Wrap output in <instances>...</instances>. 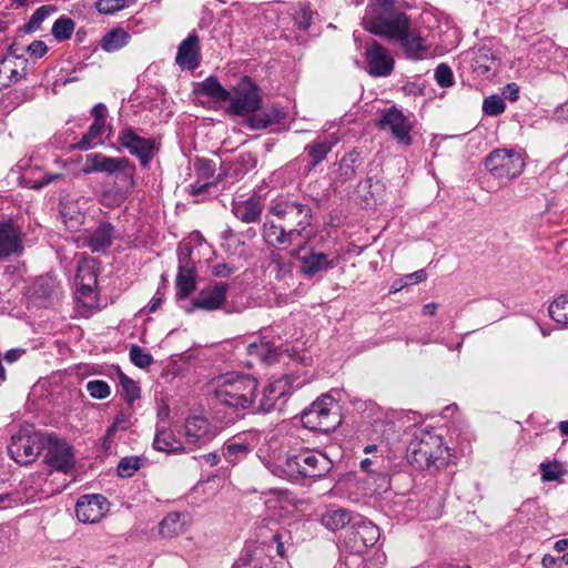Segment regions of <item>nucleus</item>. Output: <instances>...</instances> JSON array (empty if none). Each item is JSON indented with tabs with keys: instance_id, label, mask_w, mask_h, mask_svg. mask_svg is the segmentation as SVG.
I'll list each match as a JSON object with an SVG mask.
<instances>
[{
	"instance_id": "f257e3e1",
	"label": "nucleus",
	"mask_w": 568,
	"mask_h": 568,
	"mask_svg": "<svg viewBox=\"0 0 568 568\" xmlns=\"http://www.w3.org/2000/svg\"><path fill=\"white\" fill-rule=\"evenodd\" d=\"M365 27L371 33L399 45L408 59L422 60L428 55V45L420 31L412 28L404 12L394 9L393 1L385 0L374 8L365 20Z\"/></svg>"
},
{
	"instance_id": "f03ea898",
	"label": "nucleus",
	"mask_w": 568,
	"mask_h": 568,
	"mask_svg": "<svg viewBox=\"0 0 568 568\" xmlns=\"http://www.w3.org/2000/svg\"><path fill=\"white\" fill-rule=\"evenodd\" d=\"M257 378L241 372L217 375L207 384L212 398L235 412L251 410L257 398Z\"/></svg>"
},
{
	"instance_id": "7ed1b4c3",
	"label": "nucleus",
	"mask_w": 568,
	"mask_h": 568,
	"mask_svg": "<svg viewBox=\"0 0 568 568\" xmlns=\"http://www.w3.org/2000/svg\"><path fill=\"white\" fill-rule=\"evenodd\" d=\"M333 468V462L321 450L304 448L288 455L283 471L290 479L323 478Z\"/></svg>"
},
{
	"instance_id": "20e7f679",
	"label": "nucleus",
	"mask_w": 568,
	"mask_h": 568,
	"mask_svg": "<svg viewBox=\"0 0 568 568\" xmlns=\"http://www.w3.org/2000/svg\"><path fill=\"white\" fill-rule=\"evenodd\" d=\"M84 173L101 172L109 175H116L125 190L134 189L136 168L125 156H106L102 153H90L85 156Z\"/></svg>"
},
{
	"instance_id": "39448f33",
	"label": "nucleus",
	"mask_w": 568,
	"mask_h": 568,
	"mask_svg": "<svg viewBox=\"0 0 568 568\" xmlns=\"http://www.w3.org/2000/svg\"><path fill=\"white\" fill-rule=\"evenodd\" d=\"M444 450L439 436L420 430L407 446L406 455L408 463L415 469L423 470L436 465L443 457Z\"/></svg>"
},
{
	"instance_id": "423d86ee",
	"label": "nucleus",
	"mask_w": 568,
	"mask_h": 568,
	"mask_svg": "<svg viewBox=\"0 0 568 568\" xmlns=\"http://www.w3.org/2000/svg\"><path fill=\"white\" fill-rule=\"evenodd\" d=\"M267 211L287 227L301 229V234L304 236L306 230L312 225L313 214L307 203L288 197H277L270 203Z\"/></svg>"
},
{
	"instance_id": "0eeeda50",
	"label": "nucleus",
	"mask_w": 568,
	"mask_h": 568,
	"mask_svg": "<svg viewBox=\"0 0 568 568\" xmlns=\"http://www.w3.org/2000/svg\"><path fill=\"white\" fill-rule=\"evenodd\" d=\"M336 408L337 405L331 396H323L302 413V424L312 430L325 434L333 432L341 424Z\"/></svg>"
},
{
	"instance_id": "6e6552de",
	"label": "nucleus",
	"mask_w": 568,
	"mask_h": 568,
	"mask_svg": "<svg viewBox=\"0 0 568 568\" xmlns=\"http://www.w3.org/2000/svg\"><path fill=\"white\" fill-rule=\"evenodd\" d=\"M118 144L135 156L143 169H149L152 160L160 151V143L154 138H144L132 126L119 131Z\"/></svg>"
},
{
	"instance_id": "1a4fd4ad",
	"label": "nucleus",
	"mask_w": 568,
	"mask_h": 568,
	"mask_svg": "<svg viewBox=\"0 0 568 568\" xmlns=\"http://www.w3.org/2000/svg\"><path fill=\"white\" fill-rule=\"evenodd\" d=\"M306 383L296 374L284 375L268 383L262 390L261 397L255 402L254 413H270L276 407L278 399L291 395L294 390L301 388Z\"/></svg>"
},
{
	"instance_id": "9d476101",
	"label": "nucleus",
	"mask_w": 568,
	"mask_h": 568,
	"mask_svg": "<svg viewBox=\"0 0 568 568\" xmlns=\"http://www.w3.org/2000/svg\"><path fill=\"white\" fill-rule=\"evenodd\" d=\"M485 169L496 179H515L525 168L524 159L514 149H496L484 162Z\"/></svg>"
},
{
	"instance_id": "9b49d317",
	"label": "nucleus",
	"mask_w": 568,
	"mask_h": 568,
	"mask_svg": "<svg viewBox=\"0 0 568 568\" xmlns=\"http://www.w3.org/2000/svg\"><path fill=\"white\" fill-rule=\"evenodd\" d=\"M44 463L52 469L63 474L71 471L75 464V458L72 447L64 440L54 435H48Z\"/></svg>"
},
{
	"instance_id": "f8f14e48",
	"label": "nucleus",
	"mask_w": 568,
	"mask_h": 568,
	"mask_svg": "<svg viewBox=\"0 0 568 568\" xmlns=\"http://www.w3.org/2000/svg\"><path fill=\"white\" fill-rule=\"evenodd\" d=\"M43 448L41 436L20 432L11 437L8 454L20 465L31 464Z\"/></svg>"
},
{
	"instance_id": "ddd939ff",
	"label": "nucleus",
	"mask_w": 568,
	"mask_h": 568,
	"mask_svg": "<svg viewBox=\"0 0 568 568\" xmlns=\"http://www.w3.org/2000/svg\"><path fill=\"white\" fill-rule=\"evenodd\" d=\"M381 130L389 131L392 136L405 146L412 144V123L409 119L396 106L383 111L377 121Z\"/></svg>"
},
{
	"instance_id": "4468645a",
	"label": "nucleus",
	"mask_w": 568,
	"mask_h": 568,
	"mask_svg": "<svg viewBox=\"0 0 568 568\" xmlns=\"http://www.w3.org/2000/svg\"><path fill=\"white\" fill-rule=\"evenodd\" d=\"M261 235L268 247L280 252L281 250L288 248L295 240L305 237L301 234V229L294 230L292 227H287L284 224L276 223L267 216L262 225Z\"/></svg>"
},
{
	"instance_id": "2eb2a0df",
	"label": "nucleus",
	"mask_w": 568,
	"mask_h": 568,
	"mask_svg": "<svg viewBox=\"0 0 568 568\" xmlns=\"http://www.w3.org/2000/svg\"><path fill=\"white\" fill-rule=\"evenodd\" d=\"M229 101L230 112L236 115L253 113L261 106L258 89L247 78L236 88L234 95H230Z\"/></svg>"
},
{
	"instance_id": "dca6fc26",
	"label": "nucleus",
	"mask_w": 568,
	"mask_h": 568,
	"mask_svg": "<svg viewBox=\"0 0 568 568\" xmlns=\"http://www.w3.org/2000/svg\"><path fill=\"white\" fill-rule=\"evenodd\" d=\"M367 72L375 78L388 77L395 65L394 58L379 42L373 40L365 47Z\"/></svg>"
},
{
	"instance_id": "f3484780",
	"label": "nucleus",
	"mask_w": 568,
	"mask_h": 568,
	"mask_svg": "<svg viewBox=\"0 0 568 568\" xmlns=\"http://www.w3.org/2000/svg\"><path fill=\"white\" fill-rule=\"evenodd\" d=\"M305 248V244L298 248L291 250L288 255L292 258H297L301 262V273L306 277H314L315 275L327 272L336 266V258H331L323 252H316L311 248L310 253L300 257V253Z\"/></svg>"
},
{
	"instance_id": "a211bd4d",
	"label": "nucleus",
	"mask_w": 568,
	"mask_h": 568,
	"mask_svg": "<svg viewBox=\"0 0 568 568\" xmlns=\"http://www.w3.org/2000/svg\"><path fill=\"white\" fill-rule=\"evenodd\" d=\"M109 511V503L102 495L81 496L75 505V514L84 524L99 523Z\"/></svg>"
},
{
	"instance_id": "6ab92c4d",
	"label": "nucleus",
	"mask_w": 568,
	"mask_h": 568,
	"mask_svg": "<svg viewBox=\"0 0 568 568\" xmlns=\"http://www.w3.org/2000/svg\"><path fill=\"white\" fill-rule=\"evenodd\" d=\"M216 436L215 428L203 416H192L184 424L185 444L201 448L211 443Z\"/></svg>"
},
{
	"instance_id": "aec40b11",
	"label": "nucleus",
	"mask_w": 568,
	"mask_h": 568,
	"mask_svg": "<svg viewBox=\"0 0 568 568\" xmlns=\"http://www.w3.org/2000/svg\"><path fill=\"white\" fill-rule=\"evenodd\" d=\"M229 288V284L224 282L209 285L192 300L191 307L186 308V312L191 313L196 308L212 312L221 308L226 301Z\"/></svg>"
},
{
	"instance_id": "412c9836",
	"label": "nucleus",
	"mask_w": 568,
	"mask_h": 568,
	"mask_svg": "<svg viewBox=\"0 0 568 568\" xmlns=\"http://www.w3.org/2000/svg\"><path fill=\"white\" fill-rule=\"evenodd\" d=\"M378 539L379 529L375 524L359 516L354 518L349 534V544L353 549L361 552L368 547H373Z\"/></svg>"
},
{
	"instance_id": "4be33fe9",
	"label": "nucleus",
	"mask_w": 568,
	"mask_h": 568,
	"mask_svg": "<svg viewBox=\"0 0 568 568\" xmlns=\"http://www.w3.org/2000/svg\"><path fill=\"white\" fill-rule=\"evenodd\" d=\"M191 248L187 247L186 253L179 256V272L176 276V297L185 300L196 288V272L194 266L189 262Z\"/></svg>"
},
{
	"instance_id": "5701e85b",
	"label": "nucleus",
	"mask_w": 568,
	"mask_h": 568,
	"mask_svg": "<svg viewBox=\"0 0 568 568\" xmlns=\"http://www.w3.org/2000/svg\"><path fill=\"white\" fill-rule=\"evenodd\" d=\"M175 62L182 69L195 70L201 63V48L199 37L190 33L179 45Z\"/></svg>"
},
{
	"instance_id": "b1692460",
	"label": "nucleus",
	"mask_w": 568,
	"mask_h": 568,
	"mask_svg": "<svg viewBox=\"0 0 568 568\" xmlns=\"http://www.w3.org/2000/svg\"><path fill=\"white\" fill-rule=\"evenodd\" d=\"M115 233L111 223H101L94 231L82 237L83 245L88 246L93 253H104L111 247Z\"/></svg>"
},
{
	"instance_id": "393cba45",
	"label": "nucleus",
	"mask_w": 568,
	"mask_h": 568,
	"mask_svg": "<svg viewBox=\"0 0 568 568\" xmlns=\"http://www.w3.org/2000/svg\"><path fill=\"white\" fill-rule=\"evenodd\" d=\"M23 250L20 232L11 222L0 223V258Z\"/></svg>"
},
{
	"instance_id": "a878e982",
	"label": "nucleus",
	"mask_w": 568,
	"mask_h": 568,
	"mask_svg": "<svg viewBox=\"0 0 568 568\" xmlns=\"http://www.w3.org/2000/svg\"><path fill=\"white\" fill-rule=\"evenodd\" d=\"M263 207L260 197L251 196L244 201L233 202L231 211L241 222L250 224L261 220Z\"/></svg>"
},
{
	"instance_id": "bb28decb",
	"label": "nucleus",
	"mask_w": 568,
	"mask_h": 568,
	"mask_svg": "<svg viewBox=\"0 0 568 568\" xmlns=\"http://www.w3.org/2000/svg\"><path fill=\"white\" fill-rule=\"evenodd\" d=\"M61 287L57 278L50 274L39 276L32 286V294L37 298L50 300L58 298Z\"/></svg>"
},
{
	"instance_id": "cd10ccee",
	"label": "nucleus",
	"mask_w": 568,
	"mask_h": 568,
	"mask_svg": "<svg viewBox=\"0 0 568 568\" xmlns=\"http://www.w3.org/2000/svg\"><path fill=\"white\" fill-rule=\"evenodd\" d=\"M246 353L253 359L265 364H272L278 358V348L264 339L248 344L246 346Z\"/></svg>"
},
{
	"instance_id": "c85d7f7f",
	"label": "nucleus",
	"mask_w": 568,
	"mask_h": 568,
	"mask_svg": "<svg viewBox=\"0 0 568 568\" xmlns=\"http://www.w3.org/2000/svg\"><path fill=\"white\" fill-rule=\"evenodd\" d=\"M292 257L284 256L280 251L271 250L267 256L268 267L278 281L292 277L293 262Z\"/></svg>"
},
{
	"instance_id": "c756f323",
	"label": "nucleus",
	"mask_w": 568,
	"mask_h": 568,
	"mask_svg": "<svg viewBox=\"0 0 568 568\" xmlns=\"http://www.w3.org/2000/svg\"><path fill=\"white\" fill-rule=\"evenodd\" d=\"M354 518L351 513L344 508H332L326 510L321 517V524L328 530H338L348 524H353Z\"/></svg>"
},
{
	"instance_id": "7c9ffc66",
	"label": "nucleus",
	"mask_w": 568,
	"mask_h": 568,
	"mask_svg": "<svg viewBox=\"0 0 568 568\" xmlns=\"http://www.w3.org/2000/svg\"><path fill=\"white\" fill-rule=\"evenodd\" d=\"M154 449L165 453H184L186 448L175 438L174 434L169 429H158L154 440Z\"/></svg>"
},
{
	"instance_id": "2f4dec72",
	"label": "nucleus",
	"mask_w": 568,
	"mask_h": 568,
	"mask_svg": "<svg viewBox=\"0 0 568 568\" xmlns=\"http://www.w3.org/2000/svg\"><path fill=\"white\" fill-rule=\"evenodd\" d=\"M286 118L283 109L272 106L261 114H254L250 118V126L255 130L266 129L267 126L278 123Z\"/></svg>"
},
{
	"instance_id": "473e14b6",
	"label": "nucleus",
	"mask_w": 568,
	"mask_h": 568,
	"mask_svg": "<svg viewBox=\"0 0 568 568\" xmlns=\"http://www.w3.org/2000/svg\"><path fill=\"white\" fill-rule=\"evenodd\" d=\"M130 38V33L123 28H114L103 36L100 47L106 52H114L126 45Z\"/></svg>"
},
{
	"instance_id": "72a5a7b5",
	"label": "nucleus",
	"mask_w": 568,
	"mask_h": 568,
	"mask_svg": "<svg viewBox=\"0 0 568 568\" xmlns=\"http://www.w3.org/2000/svg\"><path fill=\"white\" fill-rule=\"evenodd\" d=\"M184 516L179 513H171L161 520L159 531L165 538H173L184 531Z\"/></svg>"
},
{
	"instance_id": "f704fd0d",
	"label": "nucleus",
	"mask_w": 568,
	"mask_h": 568,
	"mask_svg": "<svg viewBox=\"0 0 568 568\" xmlns=\"http://www.w3.org/2000/svg\"><path fill=\"white\" fill-rule=\"evenodd\" d=\"M104 126L105 125L92 122L88 132L83 134L78 143L74 144V148L81 151H88L99 144H102L101 135Z\"/></svg>"
},
{
	"instance_id": "c9c22d12",
	"label": "nucleus",
	"mask_w": 568,
	"mask_h": 568,
	"mask_svg": "<svg viewBox=\"0 0 568 568\" xmlns=\"http://www.w3.org/2000/svg\"><path fill=\"white\" fill-rule=\"evenodd\" d=\"M200 92L217 102L229 101L230 99V92L214 77H209L202 82Z\"/></svg>"
},
{
	"instance_id": "e433bc0d",
	"label": "nucleus",
	"mask_w": 568,
	"mask_h": 568,
	"mask_svg": "<svg viewBox=\"0 0 568 568\" xmlns=\"http://www.w3.org/2000/svg\"><path fill=\"white\" fill-rule=\"evenodd\" d=\"M79 291L82 294L91 293L93 286L97 284V275L89 264L79 265L75 275Z\"/></svg>"
},
{
	"instance_id": "4c0bfd02",
	"label": "nucleus",
	"mask_w": 568,
	"mask_h": 568,
	"mask_svg": "<svg viewBox=\"0 0 568 568\" xmlns=\"http://www.w3.org/2000/svg\"><path fill=\"white\" fill-rule=\"evenodd\" d=\"M333 144L326 141L315 142L305 146V152L310 158V169H314L322 161H324L327 154L331 152Z\"/></svg>"
},
{
	"instance_id": "58836bf2",
	"label": "nucleus",
	"mask_w": 568,
	"mask_h": 568,
	"mask_svg": "<svg viewBox=\"0 0 568 568\" xmlns=\"http://www.w3.org/2000/svg\"><path fill=\"white\" fill-rule=\"evenodd\" d=\"M361 164L359 154L356 152L346 153L339 162V178L343 182L352 180L356 174V169Z\"/></svg>"
},
{
	"instance_id": "ea45409f",
	"label": "nucleus",
	"mask_w": 568,
	"mask_h": 568,
	"mask_svg": "<svg viewBox=\"0 0 568 568\" xmlns=\"http://www.w3.org/2000/svg\"><path fill=\"white\" fill-rule=\"evenodd\" d=\"M548 313L552 321L568 325V294L557 297L549 305Z\"/></svg>"
},
{
	"instance_id": "a19ab883",
	"label": "nucleus",
	"mask_w": 568,
	"mask_h": 568,
	"mask_svg": "<svg viewBox=\"0 0 568 568\" xmlns=\"http://www.w3.org/2000/svg\"><path fill=\"white\" fill-rule=\"evenodd\" d=\"M119 379L122 387L123 398L129 406H132L134 400L140 397V387L136 382L128 377L122 372H119Z\"/></svg>"
},
{
	"instance_id": "79ce46f5",
	"label": "nucleus",
	"mask_w": 568,
	"mask_h": 568,
	"mask_svg": "<svg viewBox=\"0 0 568 568\" xmlns=\"http://www.w3.org/2000/svg\"><path fill=\"white\" fill-rule=\"evenodd\" d=\"M132 406H129V408L120 410L116 416L114 417L113 423L109 426V437L115 436L118 432H123L130 428L132 425Z\"/></svg>"
},
{
	"instance_id": "37998d69",
	"label": "nucleus",
	"mask_w": 568,
	"mask_h": 568,
	"mask_svg": "<svg viewBox=\"0 0 568 568\" xmlns=\"http://www.w3.org/2000/svg\"><path fill=\"white\" fill-rule=\"evenodd\" d=\"M74 30V22L70 18H59L52 26V34L59 40H68L71 38Z\"/></svg>"
},
{
	"instance_id": "c03bdc74",
	"label": "nucleus",
	"mask_w": 568,
	"mask_h": 568,
	"mask_svg": "<svg viewBox=\"0 0 568 568\" xmlns=\"http://www.w3.org/2000/svg\"><path fill=\"white\" fill-rule=\"evenodd\" d=\"M54 11L55 8L52 6H42L38 8L26 24V31L33 32L38 30L41 23Z\"/></svg>"
},
{
	"instance_id": "a18cd8bd",
	"label": "nucleus",
	"mask_w": 568,
	"mask_h": 568,
	"mask_svg": "<svg viewBox=\"0 0 568 568\" xmlns=\"http://www.w3.org/2000/svg\"><path fill=\"white\" fill-rule=\"evenodd\" d=\"M194 171L199 180L212 182L211 179L215 173V164L212 160L197 158L194 161Z\"/></svg>"
},
{
	"instance_id": "49530a36",
	"label": "nucleus",
	"mask_w": 568,
	"mask_h": 568,
	"mask_svg": "<svg viewBox=\"0 0 568 568\" xmlns=\"http://www.w3.org/2000/svg\"><path fill=\"white\" fill-rule=\"evenodd\" d=\"M250 450L246 443L234 439L226 444L224 455L229 462L235 463L237 458L245 456Z\"/></svg>"
},
{
	"instance_id": "de8ad7c7",
	"label": "nucleus",
	"mask_w": 568,
	"mask_h": 568,
	"mask_svg": "<svg viewBox=\"0 0 568 568\" xmlns=\"http://www.w3.org/2000/svg\"><path fill=\"white\" fill-rule=\"evenodd\" d=\"M87 392L92 398L104 399L110 396L111 388L105 381L92 379L87 383Z\"/></svg>"
},
{
	"instance_id": "09e8293b",
	"label": "nucleus",
	"mask_w": 568,
	"mask_h": 568,
	"mask_svg": "<svg viewBox=\"0 0 568 568\" xmlns=\"http://www.w3.org/2000/svg\"><path fill=\"white\" fill-rule=\"evenodd\" d=\"M506 104L501 97L494 94L486 98L483 102V112L486 115L495 116L505 111Z\"/></svg>"
},
{
	"instance_id": "8fccbe9b",
	"label": "nucleus",
	"mask_w": 568,
	"mask_h": 568,
	"mask_svg": "<svg viewBox=\"0 0 568 568\" xmlns=\"http://www.w3.org/2000/svg\"><path fill=\"white\" fill-rule=\"evenodd\" d=\"M129 355L131 362L140 368H146L153 363L152 355L135 344L130 347Z\"/></svg>"
},
{
	"instance_id": "3c124183",
	"label": "nucleus",
	"mask_w": 568,
	"mask_h": 568,
	"mask_svg": "<svg viewBox=\"0 0 568 568\" xmlns=\"http://www.w3.org/2000/svg\"><path fill=\"white\" fill-rule=\"evenodd\" d=\"M434 78L442 88H449L454 84V73L452 68L446 63L436 67Z\"/></svg>"
},
{
	"instance_id": "603ef678",
	"label": "nucleus",
	"mask_w": 568,
	"mask_h": 568,
	"mask_svg": "<svg viewBox=\"0 0 568 568\" xmlns=\"http://www.w3.org/2000/svg\"><path fill=\"white\" fill-rule=\"evenodd\" d=\"M141 467L139 457H124L118 465V474L123 478L131 477Z\"/></svg>"
},
{
	"instance_id": "864d4df0",
	"label": "nucleus",
	"mask_w": 568,
	"mask_h": 568,
	"mask_svg": "<svg viewBox=\"0 0 568 568\" xmlns=\"http://www.w3.org/2000/svg\"><path fill=\"white\" fill-rule=\"evenodd\" d=\"M540 470L545 481L558 480L561 477V469L558 464L541 463Z\"/></svg>"
},
{
	"instance_id": "5fc2aeb1",
	"label": "nucleus",
	"mask_w": 568,
	"mask_h": 568,
	"mask_svg": "<svg viewBox=\"0 0 568 568\" xmlns=\"http://www.w3.org/2000/svg\"><path fill=\"white\" fill-rule=\"evenodd\" d=\"M125 7V0H99L97 9L99 12L112 14Z\"/></svg>"
},
{
	"instance_id": "6e6d98bb",
	"label": "nucleus",
	"mask_w": 568,
	"mask_h": 568,
	"mask_svg": "<svg viewBox=\"0 0 568 568\" xmlns=\"http://www.w3.org/2000/svg\"><path fill=\"white\" fill-rule=\"evenodd\" d=\"M222 246L225 252L233 255H240L244 252L245 243L236 235H230V237H226V242L222 243Z\"/></svg>"
},
{
	"instance_id": "4d7b16f0",
	"label": "nucleus",
	"mask_w": 568,
	"mask_h": 568,
	"mask_svg": "<svg viewBox=\"0 0 568 568\" xmlns=\"http://www.w3.org/2000/svg\"><path fill=\"white\" fill-rule=\"evenodd\" d=\"M427 278V274L424 270H418L414 273L407 274L404 277L399 280L400 284L399 287H395V291H400L405 286L412 285V284H418L424 282Z\"/></svg>"
},
{
	"instance_id": "13d9d810",
	"label": "nucleus",
	"mask_w": 568,
	"mask_h": 568,
	"mask_svg": "<svg viewBox=\"0 0 568 568\" xmlns=\"http://www.w3.org/2000/svg\"><path fill=\"white\" fill-rule=\"evenodd\" d=\"M295 22L298 24L300 29L307 30L312 22V11L310 7L302 6L300 10L294 16Z\"/></svg>"
},
{
	"instance_id": "bf43d9fd",
	"label": "nucleus",
	"mask_w": 568,
	"mask_h": 568,
	"mask_svg": "<svg viewBox=\"0 0 568 568\" xmlns=\"http://www.w3.org/2000/svg\"><path fill=\"white\" fill-rule=\"evenodd\" d=\"M220 181H222V174H220L213 182H205L196 179V181L190 185V193L195 196L201 195L211 186H215Z\"/></svg>"
},
{
	"instance_id": "052dcab7",
	"label": "nucleus",
	"mask_w": 568,
	"mask_h": 568,
	"mask_svg": "<svg viewBox=\"0 0 568 568\" xmlns=\"http://www.w3.org/2000/svg\"><path fill=\"white\" fill-rule=\"evenodd\" d=\"M21 499L17 494L0 491V510L9 509L20 504Z\"/></svg>"
},
{
	"instance_id": "680f3d73",
	"label": "nucleus",
	"mask_w": 568,
	"mask_h": 568,
	"mask_svg": "<svg viewBox=\"0 0 568 568\" xmlns=\"http://www.w3.org/2000/svg\"><path fill=\"white\" fill-rule=\"evenodd\" d=\"M377 463L376 458H364L361 460L359 467L363 471L368 474H376L377 477L383 481V484H387V476L382 471H374L371 469L373 465Z\"/></svg>"
},
{
	"instance_id": "e2e57ef3",
	"label": "nucleus",
	"mask_w": 568,
	"mask_h": 568,
	"mask_svg": "<svg viewBox=\"0 0 568 568\" xmlns=\"http://www.w3.org/2000/svg\"><path fill=\"white\" fill-rule=\"evenodd\" d=\"M27 51L31 57L41 58L47 53L48 47L43 41L36 40L28 45Z\"/></svg>"
},
{
	"instance_id": "0e129e2a",
	"label": "nucleus",
	"mask_w": 568,
	"mask_h": 568,
	"mask_svg": "<svg viewBox=\"0 0 568 568\" xmlns=\"http://www.w3.org/2000/svg\"><path fill=\"white\" fill-rule=\"evenodd\" d=\"M94 120L93 122L94 123H99V124H102V125H105V120H106V108L103 103H98L93 106L92 111H91Z\"/></svg>"
},
{
	"instance_id": "69168bd1",
	"label": "nucleus",
	"mask_w": 568,
	"mask_h": 568,
	"mask_svg": "<svg viewBox=\"0 0 568 568\" xmlns=\"http://www.w3.org/2000/svg\"><path fill=\"white\" fill-rule=\"evenodd\" d=\"M234 268L226 263H217L212 266V274L219 277H229Z\"/></svg>"
},
{
	"instance_id": "338daca9",
	"label": "nucleus",
	"mask_w": 568,
	"mask_h": 568,
	"mask_svg": "<svg viewBox=\"0 0 568 568\" xmlns=\"http://www.w3.org/2000/svg\"><path fill=\"white\" fill-rule=\"evenodd\" d=\"M559 560L568 565V551L565 552L560 558H556L552 555L547 554L542 557L541 562L545 568H555Z\"/></svg>"
},
{
	"instance_id": "774afa93",
	"label": "nucleus",
	"mask_w": 568,
	"mask_h": 568,
	"mask_svg": "<svg viewBox=\"0 0 568 568\" xmlns=\"http://www.w3.org/2000/svg\"><path fill=\"white\" fill-rule=\"evenodd\" d=\"M554 118L557 121H568V101L556 108Z\"/></svg>"
}]
</instances>
